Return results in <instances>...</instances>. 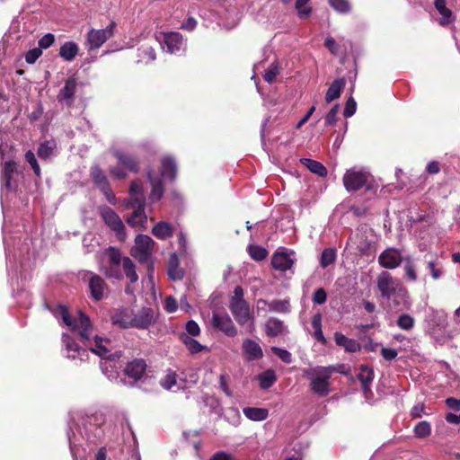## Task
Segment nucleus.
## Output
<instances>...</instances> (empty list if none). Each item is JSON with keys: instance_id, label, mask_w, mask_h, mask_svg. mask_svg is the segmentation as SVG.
<instances>
[{"instance_id": "obj_23", "label": "nucleus", "mask_w": 460, "mask_h": 460, "mask_svg": "<svg viewBox=\"0 0 460 460\" xmlns=\"http://www.w3.org/2000/svg\"><path fill=\"white\" fill-rule=\"evenodd\" d=\"M294 260L286 252H276L271 258L272 267L279 271H287L292 268Z\"/></svg>"}, {"instance_id": "obj_4", "label": "nucleus", "mask_w": 460, "mask_h": 460, "mask_svg": "<svg viewBox=\"0 0 460 460\" xmlns=\"http://www.w3.org/2000/svg\"><path fill=\"white\" fill-rule=\"evenodd\" d=\"M244 292L241 286H236L234 289V295L229 300V309L234 320L240 324L244 325L249 321L253 320L248 302L243 298ZM254 330L253 321L250 324L249 332Z\"/></svg>"}, {"instance_id": "obj_6", "label": "nucleus", "mask_w": 460, "mask_h": 460, "mask_svg": "<svg viewBox=\"0 0 460 460\" xmlns=\"http://www.w3.org/2000/svg\"><path fill=\"white\" fill-rule=\"evenodd\" d=\"M99 211L105 225L115 232L118 239L121 242L125 241V226L119 216L112 208L105 205L101 206Z\"/></svg>"}, {"instance_id": "obj_1", "label": "nucleus", "mask_w": 460, "mask_h": 460, "mask_svg": "<svg viewBox=\"0 0 460 460\" xmlns=\"http://www.w3.org/2000/svg\"><path fill=\"white\" fill-rule=\"evenodd\" d=\"M108 257V266L102 268V273L109 279H122L123 273L120 270L122 264L123 271L131 283H136L138 276L136 272V265L129 257H122L119 249L109 247L105 251Z\"/></svg>"}, {"instance_id": "obj_34", "label": "nucleus", "mask_w": 460, "mask_h": 460, "mask_svg": "<svg viewBox=\"0 0 460 460\" xmlns=\"http://www.w3.org/2000/svg\"><path fill=\"white\" fill-rule=\"evenodd\" d=\"M244 416L252 421H262L269 416V410L265 408L245 407L243 409Z\"/></svg>"}, {"instance_id": "obj_49", "label": "nucleus", "mask_w": 460, "mask_h": 460, "mask_svg": "<svg viewBox=\"0 0 460 460\" xmlns=\"http://www.w3.org/2000/svg\"><path fill=\"white\" fill-rule=\"evenodd\" d=\"M279 74V65L278 62H273L270 64L269 68L266 70V72L263 75V79L267 83L272 84L275 81V79Z\"/></svg>"}, {"instance_id": "obj_30", "label": "nucleus", "mask_w": 460, "mask_h": 460, "mask_svg": "<svg viewBox=\"0 0 460 460\" xmlns=\"http://www.w3.org/2000/svg\"><path fill=\"white\" fill-rule=\"evenodd\" d=\"M268 305L269 310L271 312L286 314L290 311V303L288 299H275L271 302H267L265 299L261 298L258 300V305Z\"/></svg>"}, {"instance_id": "obj_43", "label": "nucleus", "mask_w": 460, "mask_h": 460, "mask_svg": "<svg viewBox=\"0 0 460 460\" xmlns=\"http://www.w3.org/2000/svg\"><path fill=\"white\" fill-rule=\"evenodd\" d=\"M335 260L336 250L334 248H326L321 253L320 265L322 268L325 269L329 265L334 263Z\"/></svg>"}, {"instance_id": "obj_33", "label": "nucleus", "mask_w": 460, "mask_h": 460, "mask_svg": "<svg viewBox=\"0 0 460 460\" xmlns=\"http://www.w3.org/2000/svg\"><path fill=\"white\" fill-rule=\"evenodd\" d=\"M79 51L78 45L75 41H66L59 49V56L65 61H73Z\"/></svg>"}, {"instance_id": "obj_19", "label": "nucleus", "mask_w": 460, "mask_h": 460, "mask_svg": "<svg viewBox=\"0 0 460 460\" xmlns=\"http://www.w3.org/2000/svg\"><path fill=\"white\" fill-rule=\"evenodd\" d=\"M17 172V164L14 161H6L1 173L2 187L7 191H13L16 189V185L12 184L13 174Z\"/></svg>"}, {"instance_id": "obj_60", "label": "nucleus", "mask_w": 460, "mask_h": 460, "mask_svg": "<svg viewBox=\"0 0 460 460\" xmlns=\"http://www.w3.org/2000/svg\"><path fill=\"white\" fill-rule=\"evenodd\" d=\"M55 41V36L52 33H47L43 37H41L38 42L39 49H48L49 48Z\"/></svg>"}, {"instance_id": "obj_17", "label": "nucleus", "mask_w": 460, "mask_h": 460, "mask_svg": "<svg viewBox=\"0 0 460 460\" xmlns=\"http://www.w3.org/2000/svg\"><path fill=\"white\" fill-rule=\"evenodd\" d=\"M146 367L147 365L145 359L134 358L133 360L128 362L125 367L124 373L129 378H132L135 381H138L145 375Z\"/></svg>"}, {"instance_id": "obj_63", "label": "nucleus", "mask_w": 460, "mask_h": 460, "mask_svg": "<svg viewBox=\"0 0 460 460\" xmlns=\"http://www.w3.org/2000/svg\"><path fill=\"white\" fill-rule=\"evenodd\" d=\"M324 47L332 54L337 55L339 50V46L336 43L335 40L332 37H328L325 39Z\"/></svg>"}, {"instance_id": "obj_12", "label": "nucleus", "mask_w": 460, "mask_h": 460, "mask_svg": "<svg viewBox=\"0 0 460 460\" xmlns=\"http://www.w3.org/2000/svg\"><path fill=\"white\" fill-rule=\"evenodd\" d=\"M379 265L386 270H394L399 267L404 261L402 252L396 248H387L378 256Z\"/></svg>"}, {"instance_id": "obj_46", "label": "nucleus", "mask_w": 460, "mask_h": 460, "mask_svg": "<svg viewBox=\"0 0 460 460\" xmlns=\"http://www.w3.org/2000/svg\"><path fill=\"white\" fill-rule=\"evenodd\" d=\"M130 202H136L137 198L145 199L142 182L138 180L132 181L129 186Z\"/></svg>"}, {"instance_id": "obj_52", "label": "nucleus", "mask_w": 460, "mask_h": 460, "mask_svg": "<svg viewBox=\"0 0 460 460\" xmlns=\"http://www.w3.org/2000/svg\"><path fill=\"white\" fill-rule=\"evenodd\" d=\"M309 0H296V9L297 10L298 16L301 19H306L312 13L311 7H305L308 4Z\"/></svg>"}, {"instance_id": "obj_45", "label": "nucleus", "mask_w": 460, "mask_h": 460, "mask_svg": "<svg viewBox=\"0 0 460 460\" xmlns=\"http://www.w3.org/2000/svg\"><path fill=\"white\" fill-rule=\"evenodd\" d=\"M414 435L419 438H425L431 434V425L426 420L418 422L414 427Z\"/></svg>"}, {"instance_id": "obj_42", "label": "nucleus", "mask_w": 460, "mask_h": 460, "mask_svg": "<svg viewBox=\"0 0 460 460\" xmlns=\"http://www.w3.org/2000/svg\"><path fill=\"white\" fill-rule=\"evenodd\" d=\"M404 275L403 278L406 281L414 282L417 280V273L415 270V265L412 260L410 257L404 259Z\"/></svg>"}, {"instance_id": "obj_53", "label": "nucleus", "mask_w": 460, "mask_h": 460, "mask_svg": "<svg viewBox=\"0 0 460 460\" xmlns=\"http://www.w3.org/2000/svg\"><path fill=\"white\" fill-rule=\"evenodd\" d=\"M25 160L31 166L35 175L40 178L41 176L40 168L34 153L31 150L27 151L25 154Z\"/></svg>"}, {"instance_id": "obj_61", "label": "nucleus", "mask_w": 460, "mask_h": 460, "mask_svg": "<svg viewBox=\"0 0 460 460\" xmlns=\"http://www.w3.org/2000/svg\"><path fill=\"white\" fill-rule=\"evenodd\" d=\"M42 50L39 48L30 49L25 55V60L28 64H34L36 60L41 56Z\"/></svg>"}, {"instance_id": "obj_31", "label": "nucleus", "mask_w": 460, "mask_h": 460, "mask_svg": "<svg viewBox=\"0 0 460 460\" xmlns=\"http://www.w3.org/2000/svg\"><path fill=\"white\" fill-rule=\"evenodd\" d=\"M174 227L166 221H160L152 229V234L160 240H166L173 235Z\"/></svg>"}, {"instance_id": "obj_28", "label": "nucleus", "mask_w": 460, "mask_h": 460, "mask_svg": "<svg viewBox=\"0 0 460 460\" xmlns=\"http://www.w3.org/2000/svg\"><path fill=\"white\" fill-rule=\"evenodd\" d=\"M358 379L361 383L365 394L371 392V384L374 379V370L367 365H360Z\"/></svg>"}, {"instance_id": "obj_2", "label": "nucleus", "mask_w": 460, "mask_h": 460, "mask_svg": "<svg viewBox=\"0 0 460 460\" xmlns=\"http://www.w3.org/2000/svg\"><path fill=\"white\" fill-rule=\"evenodd\" d=\"M376 288L382 298L390 299L394 296L395 306L407 303V289L402 286L401 280L394 278L389 271L384 270L377 275Z\"/></svg>"}, {"instance_id": "obj_15", "label": "nucleus", "mask_w": 460, "mask_h": 460, "mask_svg": "<svg viewBox=\"0 0 460 460\" xmlns=\"http://www.w3.org/2000/svg\"><path fill=\"white\" fill-rule=\"evenodd\" d=\"M77 78L75 75L69 76L63 88H61L57 95L58 102H65L67 107H71L75 101V93L77 88Z\"/></svg>"}, {"instance_id": "obj_57", "label": "nucleus", "mask_w": 460, "mask_h": 460, "mask_svg": "<svg viewBox=\"0 0 460 460\" xmlns=\"http://www.w3.org/2000/svg\"><path fill=\"white\" fill-rule=\"evenodd\" d=\"M139 57L146 58L147 61H154L156 58L155 50L152 47H142L138 49Z\"/></svg>"}, {"instance_id": "obj_41", "label": "nucleus", "mask_w": 460, "mask_h": 460, "mask_svg": "<svg viewBox=\"0 0 460 460\" xmlns=\"http://www.w3.org/2000/svg\"><path fill=\"white\" fill-rule=\"evenodd\" d=\"M249 255L256 261L265 260L269 254L268 251L260 245L250 244L247 248Z\"/></svg>"}, {"instance_id": "obj_27", "label": "nucleus", "mask_w": 460, "mask_h": 460, "mask_svg": "<svg viewBox=\"0 0 460 460\" xmlns=\"http://www.w3.org/2000/svg\"><path fill=\"white\" fill-rule=\"evenodd\" d=\"M90 176L93 180L94 185L100 190H102L110 184L107 175L103 172V170L100 167L99 164H94L90 168Z\"/></svg>"}, {"instance_id": "obj_18", "label": "nucleus", "mask_w": 460, "mask_h": 460, "mask_svg": "<svg viewBox=\"0 0 460 460\" xmlns=\"http://www.w3.org/2000/svg\"><path fill=\"white\" fill-rule=\"evenodd\" d=\"M133 311L124 307L116 309L111 317L112 324L123 329L131 327Z\"/></svg>"}, {"instance_id": "obj_55", "label": "nucleus", "mask_w": 460, "mask_h": 460, "mask_svg": "<svg viewBox=\"0 0 460 460\" xmlns=\"http://www.w3.org/2000/svg\"><path fill=\"white\" fill-rule=\"evenodd\" d=\"M339 112V105L335 104L324 118L325 126H333L337 121V114Z\"/></svg>"}, {"instance_id": "obj_38", "label": "nucleus", "mask_w": 460, "mask_h": 460, "mask_svg": "<svg viewBox=\"0 0 460 460\" xmlns=\"http://www.w3.org/2000/svg\"><path fill=\"white\" fill-rule=\"evenodd\" d=\"M425 261L430 271L431 278L434 280L438 279L443 275V270L439 266V261L436 254H426Z\"/></svg>"}, {"instance_id": "obj_39", "label": "nucleus", "mask_w": 460, "mask_h": 460, "mask_svg": "<svg viewBox=\"0 0 460 460\" xmlns=\"http://www.w3.org/2000/svg\"><path fill=\"white\" fill-rule=\"evenodd\" d=\"M258 380L260 383V388L267 390L273 385L277 381V376L274 370L267 369L264 372L258 375Z\"/></svg>"}, {"instance_id": "obj_58", "label": "nucleus", "mask_w": 460, "mask_h": 460, "mask_svg": "<svg viewBox=\"0 0 460 460\" xmlns=\"http://www.w3.org/2000/svg\"><path fill=\"white\" fill-rule=\"evenodd\" d=\"M313 302L317 305H323L327 300V293L324 288H320L316 289L313 294Z\"/></svg>"}, {"instance_id": "obj_8", "label": "nucleus", "mask_w": 460, "mask_h": 460, "mask_svg": "<svg viewBox=\"0 0 460 460\" xmlns=\"http://www.w3.org/2000/svg\"><path fill=\"white\" fill-rule=\"evenodd\" d=\"M117 24L111 21L105 29L94 30L92 29L87 34V40L89 43V49H97L102 46L109 39L114 35V30Z\"/></svg>"}, {"instance_id": "obj_26", "label": "nucleus", "mask_w": 460, "mask_h": 460, "mask_svg": "<svg viewBox=\"0 0 460 460\" xmlns=\"http://www.w3.org/2000/svg\"><path fill=\"white\" fill-rule=\"evenodd\" d=\"M334 341L338 346L344 348L345 351L349 353L359 351L361 349V345L358 341L354 339L348 338L341 332L334 333Z\"/></svg>"}, {"instance_id": "obj_50", "label": "nucleus", "mask_w": 460, "mask_h": 460, "mask_svg": "<svg viewBox=\"0 0 460 460\" xmlns=\"http://www.w3.org/2000/svg\"><path fill=\"white\" fill-rule=\"evenodd\" d=\"M396 323L400 329L408 331L413 327L414 319L410 314H402L398 317Z\"/></svg>"}, {"instance_id": "obj_35", "label": "nucleus", "mask_w": 460, "mask_h": 460, "mask_svg": "<svg viewBox=\"0 0 460 460\" xmlns=\"http://www.w3.org/2000/svg\"><path fill=\"white\" fill-rule=\"evenodd\" d=\"M161 174L173 181L177 174L176 163L172 157H164L161 163Z\"/></svg>"}, {"instance_id": "obj_29", "label": "nucleus", "mask_w": 460, "mask_h": 460, "mask_svg": "<svg viewBox=\"0 0 460 460\" xmlns=\"http://www.w3.org/2000/svg\"><path fill=\"white\" fill-rule=\"evenodd\" d=\"M346 84V81L343 77L335 79L329 86L325 93V102L330 103L332 101L338 99L341 92L343 91Z\"/></svg>"}, {"instance_id": "obj_22", "label": "nucleus", "mask_w": 460, "mask_h": 460, "mask_svg": "<svg viewBox=\"0 0 460 460\" xmlns=\"http://www.w3.org/2000/svg\"><path fill=\"white\" fill-rule=\"evenodd\" d=\"M242 349L245 358L249 361L261 358L262 349L259 343L251 339H245L242 344Z\"/></svg>"}, {"instance_id": "obj_9", "label": "nucleus", "mask_w": 460, "mask_h": 460, "mask_svg": "<svg viewBox=\"0 0 460 460\" xmlns=\"http://www.w3.org/2000/svg\"><path fill=\"white\" fill-rule=\"evenodd\" d=\"M128 208L134 209L131 216L126 221L132 227H142L146 223L147 217L145 213L146 199L137 198L136 202H129Z\"/></svg>"}, {"instance_id": "obj_37", "label": "nucleus", "mask_w": 460, "mask_h": 460, "mask_svg": "<svg viewBox=\"0 0 460 460\" xmlns=\"http://www.w3.org/2000/svg\"><path fill=\"white\" fill-rule=\"evenodd\" d=\"M284 323L277 318L270 317L265 323V332L269 337H276L282 333Z\"/></svg>"}, {"instance_id": "obj_16", "label": "nucleus", "mask_w": 460, "mask_h": 460, "mask_svg": "<svg viewBox=\"0 0 460 460\" xmlns=\"http://www.w3.org/2000/svg\"><path fill=\"white\" fill-rule=\"evenodd\" d=\"M112 155L117 159L119 164L125 170L133 173H138L140 171V161L138 157L126 153L124 151L115 149L111 152Z\"/></svg>"}, {"instance_id": "obj_7", "label": "nucleus", "mask_w": 460, "mask_h": 460, "mask_svg": "<svg viewBox=\"0 0 460 460\" xmlns=\"http://www.w3.org/2000/svg\"><path fill=\"white\" fill-rule=\"evenodd\" d=\"M154 240L146 234H138L135 239V245L131 248V255L140 263L148 262L154 250Z\"/></svg>"}, {"instance_id": "obj_3", "label": "nucleus", "mask_w": 460, "mask_h": 460, "mask_svg": "<svg viewBox=\"0 0 460 460\" xmlns=\"http://www.w3.org/2000/svg\"><path fill=\"white\" fill-rule=\"evenodd\" d=\"M336 371L335 367L318 366L305 371V376L310 381L309 387L313 394L319 397H325L331 393L330 379Z\"/></svg>"}, {"instance_id": "obj_10", "label": "nucleus", "mask_w": 460, "mask_h": 460, "mask_svg": "<svg viewBox=\"0 0 460 460\" xmlns=\"http://www.w3.org/2000/svg\"><path fill=\"white\" fill-rule=\"evenodd\" d=\"M83 343L89 347V349L93 352L94 354L107 358L109 360H114L115 358H119L121 355V352H116L115 354L110 353V349L108 348V345L111 344V340L107 338H102L98 335L93 336V345L92 344V341H83Z\"/></svg>"}, {"instance_id": "obj_32", "label": "nucleus", "mask_w": 460, "mask_h": 460, "mask_svg": "<svg viewBox=\"0 0 460 460\" xmlns=\"http://www.w3.org/2000/svg\"><path fill=\"white\" fill-rule=\"evenodd\" d=\"M147 178L152 186V190L149 196L150 199L153 202L160 200L164 192L163 181L160 178L153 177L151 172H147Z\"/></svg>"}, {"instance_id": "obj_48", "label": "nucleus", "mask_w": 460, "mask_h": 460, "mask_svg": "<svg viewBox=\"0 0 460 460\" xmlns=\"http://www.w3.org/2000/svg\"><path fill=\"white\" fill-rule=\"evenodd\" d=\"M55 144L53 142L45 141L41 143L38 148V155L41 159H48L53 153Z\"/></svg>"}, {"instance_id": "obj_24", "label": "nucleus", "mask_w": 460, "mask_h": 460, "mask_svg": "<svg viewBox=\"0 0 460 460\" xmlns=\"http://www.w3.org/2000/svg\"><path fill=\"white\" fill-rule=\"evenodd\" d=\"M169 53H175L181 50L183 44V38L179 32L164 33V40Z\"/></svg>"}, {"instance_id": "obj_5", "label": "nucleus", "mask_w": 460, "mask_h": 460, "mask_svg": "<svg viewBox=\"0 0 460 460\" xmlns=\"http://www.w3.org/2000/svg\"><path fill=\"white\" fill-rule=\"evenodd\" d=\"M60 314L64 323L71 328L72 331L78 330V335L82 341L90 342L93 332V324L88 315L84 312H78V318L74 319L69 311L65 307H60Z\"/></svg>"}, {"instance_id": "obj_59", "label": "nucleus", "mask_w": 460, "mask_h": 460, "mask_svg": "<svg viewBox=\"0 0 460 460\" xmlns=\"http://www.w3.org/2000/svg\"><path fill=\"white\" fill-rule=\"evenodd\" d=\"M109 172L113 178L118 180H125L128 177V173L122 166H111Z\"/></svg>"}, {"instance_id": "obj_36", "label": "nucleus", "mask_w": 460, "mask_h": 460, "mask_svg": "<svg viewBox=\"0 0 460 460\" xmlns=\"http://www.w3.org/2000/svg\"><path fill=\"white\" fill-rule=\"evenodd\" d=\"M300 163L311 172L315 173L320 177H325L328 173L326 167L318 161L310 158H301Z\"/></svg>"}, {"instance_id": "obj_62", "label": "nucleus", "mask_w": 460, "mask_h": 460, "mask_svg": "<svg viewBox=\"0 0 460 460\" xmlns=\"http://www.w3.org/2000/svg\"><path fill=\"white\" fill-rule=\"evenodd\" d=\"M185 328L188 334H190V336H198L200 333L199 324L193 320L188 321Z\"/></svg>"}, {"instance_id": "obj_14", "label": "nucleus", "mask_w": 460, "mask_h": 460, "mask_svg": "<svg viewBox=\"0 0 460 460\" xmlns=\"http://www.w3.org/2000/svg\"><path fill=\"white\" fill-rule=\"evenodd\" d=\"M213 328L224 332L228 337H234L237 334V329L230 316L226 314H219L214 313L211 319Z\"/></svg>"}, {"instance_id": "obj_44", "label": "nucleus", "mask_w": 460, "mask_h": 460, "mask_svg": "<svg viewBox=\"0 0 460 460\" xmlns=\"http://www.w3.org/2000/svg\"><path fill=\"white\" fill-rule=\"evenodd\" d=\"M181 339L187 347V349L190 350V352L192 354L200 352L204 349H206V347L202 346L198 341L194 340L193 338L186 334H182L181 336Z\"/></svg>"}, {"instance_id": "obj_54", "label": "nucleus", "mask_w": 460, "mask_h": 460, "mask_svg": "<svg viewBox=\"0 0 460 460\" xmlns=\"http://www.w3.org/2000/svg\"><path fill=\"white\" fill-rule=\"evenodd\" d=\"M272 352L278 356L283 362L289 364L292 362V355L291 353L285 349H280L279 347H272L271 348Z\"/></svg>"}, {"instance_id": "obj_56", "label": "nucleus", "mask_w": 460, "mask_h": 460, "mask_svg": "<svg viewBox=\"0 0 460 460\" xmlns=\"http://www.w3.org/2000/svg\"><path fill=\"white\" fill-rule=\"evenodd\" d=\"M356 110L357 102L353 97H349L346 102L345 108L343 111V116L345 118H349L355 114Z\"/></svg>"}, {"instance_id": "obj_20", "label": "nucleus", "mask_w": 460, "mask_h": 460, "mask_svg": "<svg viewBox=\"0 0 460 460\" xmlns=\"http://www.w3.org/2000/svg\"><path fill=\"white\" fill-rule=\"evenodd\" d=\"M107 288L106 282L99 275H93L89 279L91 296L95 301H100L103 298L104 291Z\"/></svg>"}, {"instance_id": "obj_40", "label": "nucleus", "mask_w": 460, "mask_h": 460, "mask_svg": "<svg viewBox=\"0 0 460 460\" xmlns=\"http://www.w3.org/2000/svg\"><path fill=\"white\" fill-rule=\"evenodd\" d=\"M434 6L443 16V19L440 21L441 25H447L452 22V11L447 7L445 0H435Z\"/></svg>"}, {"instance_id": "obj_25", "label": "nucleus", "mask_w": 460, "mask_h": 460, "mask_svg": "<svg viewBox=\"0 0 460 460\" xmlns=\"http://www.w3.org/2000/svg\"><path fill=\"white\" fill-rule=\"evenodd\" d=\"M168 277L173 280H181L184 277V270L180 267V261L176 253H172L167 265Z\"/></svg>"}, {"instance_id": "obj_11", "label": "nucleus", "mask_w": 460, "mask_h": 460, "mask_svg": "<svg viewBox=\"0 0 460 460\" xmlns=\"http://www.w3.org/2000/svg\"><path fill=\"white\" fill-rule=\"evenodd\" d=\"M367 178L365 172L349 169L344 173L342 181L348 191H357L367 184Z\"/></svg>"}, {"instance_id": "obj_64", "label": "nucleus", "mask_w": 460, "mask_h": 460, "mask_svg": "<svg viewBox=\"0 0 460 460\" xmlns=\"http://www.w3.org/2000/svg\"><path fill=\"white\" fill-rule=\"evenodd\" d=\"M209 460H234L231 454L225 451H219L215 453Z\"/></svg>"}, {"instance_id": "obj_47", "label": "nucleus", "mask_w": 460, "mask_h": 460, "mask_svg": "<svg viewBox=\"0 0 460 460\" xmlns=\"http://www.w3.org/2000/svg\"><path fill=\"white\" fill-rule=\"evenodd\" d=\"M177 374L172 369H168L164 377L160 380V385L164 389L170 390L176 385Z\"/></svg>"}, {"instance_id": "obj_13", "label": "nucleus", "mask_w": 460, "mask_h": 460, "mask_svg": "<svg viewBox=\"0 0 460 460\" xmlns=\"http://www.w3.org/2000/svg\"><path fill=\"white\" fill-rule=\"evenodd\" d=\"M156 322V315L153 308L142 307L137 313H133L131 327L137 329H147Z\"/></svg>"}, {"instance_id": "obj_21", "label": "nucleus", "mask_w": 460, "mask_h": 460, "mask_svg": "<svg viewBox=\"0 0 460 460\" xmlns=\"http://www.w3.org/2000/svg\"><path fill=\"white\" fill-rule=\"evenodd\" d=\"M63 342L66 346L67 357L70 358H80L83 360L84 357H87V349L80 347L72 337L69 335H63Z\"/></svg>"}, {"instance_id": "obj_51", "label": "nucleus", "mask_w": 460, "mask_h": 460, "mask_svg": "<svg viewBox=\"0 0 460 460\" xmlns=\"http://www.w3.org/2000/svg\"><path fill=\"white\" fill-rule=\"evenodd\" d=\"M328 2L339 13H347L350 11V4L348 0H328Z\"/></svg>"}]
</instances>
